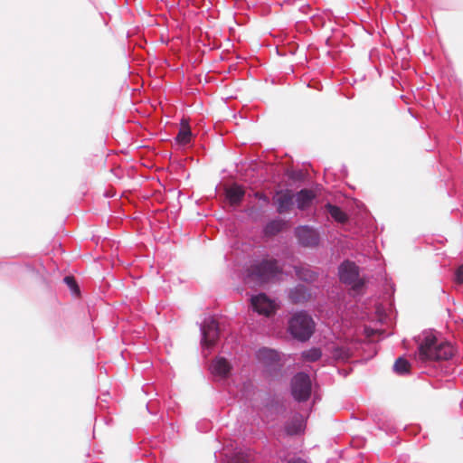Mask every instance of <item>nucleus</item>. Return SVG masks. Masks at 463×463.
<instances>
[{"mask_svg": "<svg viewBox=\"0 0 463 463\" xmlns=\"http://www.w3.org/2000/svg\"><path fill=\"white\" fill-rule=\"evenodd\" d=\"M453 346L448 343L439 342L435 336H426L419 346L418 360L420 362L442 361L452 357Z\"/></svg>", "mask_w": 463, "mask_h": 463, "instance_id": "obj_1", "label": "nucleus"}, {"mask_svg": "<svg viewBox=\"0 0 463 463\" xmlns=\"http://www.w3.org/2000/svg\"><path fill=\"white\" fill-rule=\"evenodd\" d=\"M281 270L276 260H262L249 269L247 283L261 286L273 279Z\"/></svg>", "mask_w": 463, "mask_h": 463, "instance_id": "obj_2", "label": "nucleus"}, {"mask_svg": "<svg viewBox=\"0 0 463 463\" xmlns=\"http://www.w3.org/2000/svg\"><path fill=\"white\" fill-rule=\"evenodd\" d=\"M290 334L299 341L310 338L315 329V323L311 317L304 312L296 313L288 322Z\"/></svg>", "mask_w": 463, "mask_h": 463, "instance_id": "obj_3", "label": "nucleus"}, {"mask_svg": "<svg viewBox=\"0 0 463 463\" xmlns=\"http://www.w3.org/2000/svg\"><path fill=\"white\" fill-rule=\"evenodd\" d=\"M339 279L341 282L350 285L352 290L360 293L364 287L365 281L359 278V269L352 261L346 260L343 262L338 269Z\"/></svg>", "mask_w": 463, "mask_h": 463, "instance_id": "obj_4", "label": "nucleus"}, {"mask_svg": "<svg viewBox=\"0 0 463 463\" xmlns=\"http://www.w3.org/2000/svg\"><path fill=\"white\" fill-rule=\"evenodd\" d=\"M291 392L298 402L307 401L311 394V381L307 373H299L291 381Z\"/></svg>", "mask_w": 463, "mask_h": 463, "instance_id": "obj_5", "label": "nucleus"}, {"mask_svg": "<svg viewBox=\"0 0 463 463\" xmlns=\"http://www.w3.org/2000/svg\"><path fill=\"white\" fill-rule=\"evenodd\" d=\"M202 345L206 348H212L219 339V326L216 320L208 318L202 326Z\"/></svg>", "mask_w": 463, "mask_h": 463, "instance_id": "obj_6", "label": "nucleus"}, {"mask_svg": "<svg viewBox=\"0 0 463 463\" xmlns=\"http://www.w3.org/2000/svg\"><path fill=\"white\" fill-rule=\"evenodd\" d=\"M253 309L260 315L269 317L276 312L277 306L273 300L269 298L264 293L253 296L250 298Z\"/></svg>", "mask_w": 463, "mask_h": 463, "instance_id": "obj_7", "label": "nucleus"}, {"mask_svg": "<svg viewBox=\"0 0 463 463\" xmlns=\"http://www.w3.org/2000/svg\"><path fill=\"white\" fill-rule=\"evenodd\" d=\"M294 194L291 190H280L273 197V203L280 214L290 212L294 204Z\"/></svg>", "mask_w": 463, "mask_h": 463, "instance_id": "obj_8", "label": "nucleus"}, {"mask_svg": "<svg viewBox=\"0 0 463 463\" xmlns=\"http://www.w3.org/2000/svg\"><path fill=\"white\" fill-rule=\"evenodd\" d=\"M295 234L298 242L306 247L317 246L319 242V235L316 230L309 226H299L296 229Z\"/></svg>", "mask_w": 463, "mask_h": 463, "instance_id": "obj_9", "label": "nucleus"}, {"mask_svg": "<svg viewBox=\"0 0 463 463\" xmlns=\"http://www.w3.org/2000/svg\"><path fill=\"white\" fill-rule=\"evenodd\" d=\"M225 195L231 205H238L245 195V190L242 186L233 184L225 187Z\"/></svg>", "mask_w": 463, "mask_h": 463, "instance_id": "obj_10", "label": "nucleus"}, {"mask_svg": "<svg viewBox=\"0 0 463 463\" xmlns=\"http://www.w3.org/2000/svg\"><path fill=\"white\" fill-rule=\"evenodd\" d=\"M316 194L313 191L307 189H302L296 194L297 206L299 210H306L308 208Z\"/></svg>", "mask_w": 463, "mask_h": 463, "instance_id": "obj_11", "label": "nucleus"}, {"mask_svg": "<svg viewBox=\"0 0 463 463\" xmlns=\"http://www.w3.org/2000/svg\"><path fill=\"white\" fill-rule=\"evenodd\" d=\"M305 422L300 415L294 416L292 420L287 423L286 431L288 435H298L303 432Z\"/></svg>", "mask_w": 463, "mask_h": 463, "instance_id": "obj_12", "label": "nucleus"}, {"mask_svg": "<svg viewBox=\"0 0 463 463\" xmlns=\"http://www.w3.org/2000/svg\"><path fill=\"white\" fill-rule=\"evenodd\" d=\"M231 364L225 358L217 359L213 364V373L221 377H226L231 371Z\"/></svg>", "mask_w": 463, "mask_h": 463, "instance_id": "obj_13", "label": "nucleus"}, {"mask_svg": "<svg viewBox=\"0 0 463 463\" xmlns=\"http://www.w3.org/2000/svg\"><path fill=\"white\" fill-rule=\"evenodd\" d=\"M191 136H192V133H191L188 122H187V120L183 119L182 123H181V128H180V130L176 136V138H175L177 143L181 144V145L188 144L191 140Z\"/></svg>", "mask_w": 463, "mask_h": 463, "instance_id": "obj_14", "label": "nucleus"}, {"mask_svg": "<svg viewBox=\"0 0 463 463\" xmlns=\"http://www.w3.org/2000/svg\"><path fill=\"white\" fill-rule=\"evenodd\" d=\"M326 209L330 216L336 222L344 223L347 221V215L338 206L328 203Z\"/></svg>", "mask_w": 463, "mask_h": 463, "instance_id": "obj_15", "label": "nucleus"}, {"mask_svg": "<svg viewBox=\"0 0 463 463\" xmlns=\"http://www.w3.org/2000/svg\"><path fill=\"white\" fill-rule=\"evenodd\" d=\"M258 357L267 364H272L279 360V354L274 350L262 348L259 351Z\"/></svg>", "mask_w": 463, "mask_h": 463, "instance_id": "obj_16", "label": "nucleus"}, {"mask_svg": "<svg viewBox=\"0 0 463 463\" xmlns=\"http://www.w3.org/2000/svg\"><path fill=\"white\" fill-rule=\"evenodd\" d=\"M284 225L285 223L281 220L272 221L266 225L265 233L267 235H275L283 229Z\"/></svg>", "mask_w": 463, "mask_h": 463, "instance_id": "obj_17", "label": "nucleus"}, {"mask_svg": "<svg viewBox=\"0 0 463 463\" xmlns=\"http://www.w3.org/2000/svg\"><path fill=\"white\" fill-rule=\"evenodd\" d=\"M296 272L300 279L307 282H312L317 279V274L307 268H296Z\"/></svg>", "mask_w": 463, "mask_h": 463, "instance_id": "obj_18", "label": "nucleus"}, {"mask_svg": "<svg viewBox=\"0 0 463 463\" xmlns=\"http://www.w3.org/2000/svg\"><path fill=\"white\" fill-rule=\"evenodd\" d=\"M393 368L397 373L404 374L410 372L411 364L406 359L399 357L395 361Z\"/></svg>", "mask_w": 463, "mask_h": 463, "instance_id": "obj_19", "label": "nucleus"}, {"mask_svg": "<svg viewBox=\"0 0 463 463\" xmlns=\"http://www.w3.org/2000/svg\"><path fill=\"white\" fill-rule=\"evenodd\" d=\"M302 356L307 361L315 362L321 357V351L317 348L306 351L302 354Z\"/></svg>", "mask_w": 463, "mask_h": 463, "instance_id": "obj_20", "label": "nucleus"}, {"mask_svg": "<svg viewBox=\"0 0 463 463\" xmlns=\"http://www.w3.org/2000/svg\"><path fill=\"white\" fill-rule=\"evenodd\" d=\"M64 282L66 283V285L74 292V293H79V287L77 285V282L74 279V277L72 276H67L64 278Z\"/></svg>", "mask_w": 463, "mask_h": 463, "instance_id": "obj_21", "label": "nucleus"}, {"mask_svg": "<svg viewBox=\"0 0 463 463\" xmlns=\"http://www.w3.org/2000/svg\"><path fill=\"white\" fill-rule=\"evenodd\" d=\"M455 281L458 284H463V264L458 266L455 271Z\"/></svg>", "mask_w": 463, "mask_h": 463, "instance_id": "obj_22", "label": "nucleus"}, {"mask_svg": "<svg viewBox=\"0 0 463 463\" xmlns=\"http://www.w3.org/2000/svg\"><path fill=\"white\" fill-rule=\"evenodd\" d=\"M230 463H250L249 460L242 456L241 454H237L235 457H233Z\"/></svg>", "mask_w": 463, "mask_h": 463, "instance_id": "obj_23", "label": "nucleus"}, {"mask_svg": "<svg viewBox=\"0 0 463 463\" xmlns=\"http://www.w3.org/2000/svg\"><path fill=\"white\" fill-rule=\"evenodd\" d=\"M255 195L257 198L263 200L265 203H269V198L265 194L257 193Z\"/></svg>", "mask_w": 463, "mask_h": 463, "instance_id": "obj_24", "label": "nucleus"}, {"mask_svg": "<svg viewBox=\"0 0 463 463\" xmlns=\"http://www.w3.org/2000/svg\"><path fill=\"white\" fill-rule=\"evenodd\" d=\"M288 463H307V462L302 460V459H300V458H298V459H295V460H291Z\"/></svg>", "mask_w": 463, "mask_h": 463, "instance_id": "obj_25", "label": "nucleus"}, {"mask_svg": "<svg viewBox=\"0 0 463 463\" xmlns=\"http://www.w3.org/2000/svg\"><path fill=\"white\" fill-rule=\"evenodd\" d=\"M291 298L294 299V302L298 301L297 298H295L294 294H292V297H291Z\"/></svg>", "mask_w": 463, "mask_h": 463, "instance_id": "obj_26", "label": "nucleus"}, {"mask_svg": "<svg viewBox=\"0 0 463 463\" xmlns=\"http://www.w3.org/2000/svg\"><path fill=\"white\" fill-rule=\"evenodd\" d=\"M462 323H463V318H462Z\"/></svg>", "mask_w": 463, "mask_h": 463, "instance_id": "obj_27", "label": "nucleus"}]
</instances>
